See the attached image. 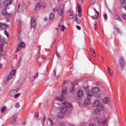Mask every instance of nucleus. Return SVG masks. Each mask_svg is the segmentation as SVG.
I'll return each mask as SVG.
<instances>
[{
  "mask_svg": "<svg viewBox=\"0 0 126 126\" xmlns=\"http://www.w3.org/2000/svg\"><path fill=\"white\" fill-rule=\"evenodd\" d=\"M0 42H1V38L0 37Z\"/></svg>",
  "mask_w": 126,
  "mask_h": 126,
  "instance_id": "680f3d73",
  "label": "nucleus"
},
{
  "mask_svg": "<svg viewBox=\"0 0 126 126\" xmlns=\"http://www.w3.org/2000/svg\"><path fill=\"white\" fill-rule=\"evenodd\" d=\"M19 96H20V94H15L14 95L15 99H17V98H18Z\"/></svg>",
  "mask_w": 126,
  "mask_h": 126,
  "instance_id": "4c0bfd02",
  "label": "nucleus"
},
{
  "mask_svg": "<svg viewBox=\"0 0 126 126\" xmlns=\"http://www.w3.org/2000/svg\"><path fill=\"white\" fill-rule=\"evenodd\" d=\"M56 100H58L59 101H63L64 100V95H62L61 97L57 96L56 98Z\"/></svg>",
  "mask_w": 126,
  "mask_h": 126,
  "instance_id": "a878e982",
  "label": "nucleus"
},
{
  "mask_svg": "<svg viewBox=\"0 0 126 126\" xmlns=\"http://www.w3.org/2000/svg\"><path fill=\"white\" fill-rule=\"evenodd\" d=\"M57 117L59 119H63V114L61 112H59L57 114Z\"/></svg>",
  "mask_w": 126,
  "mask_h": 126,
  "instance_id": "c756f323",
  "label": "nucleus"
},
{
  "mask_svg": "<svg viewBox=\"0 0 126 126\" xmlns=\"http://www.w3.org/2000/svg\"><path fill=\"white\" fill-rule=\"evenodd\" d=\"M119 63L121 67H124L125 65H126V61H125V59L124 57L121 56L120 58Z\"/></svg>",
  "mask_w": 126,
  "mask_h": 126,
  "instance_id": "0eeeda50",
  "label": "nucleus"
},
{
  "mask_svg": "<svg viewBox=\"0 0 126 126\" xmlns=\"http://www.w3.org/2000/svg\"><path fill=\"white\" fill-rule=\"evenodd\" d=\"M122 17L125 20H126V14H122L121 15Z\"/></svg>",
  "mask_w": 126,
  "mask_h": 126,
  "instance_id": "ea45409f",
  "label": "nucleus"
},
{
  "mask_svg": "<svg viewBox=\"0 0 126 126\" xmlns=\"http://www.w3.org/2000/svg\"><path fill=\"white\" fill-rule=\"evenodd\" d=\"M77 96L79 98H81L83 96V91L79 90L77 94Z\"/></svg>",
  "mask_w": 126,
  "mask_h": 126,
  "instance_id": "b1692460",
  "label": "nucleus"
},
{
  "mask_svg": "<svg viewBox=\"0 0 126 126\" xmlns=\"http://www.w3.org/2000/svg\"><path fill=\"white\" fill-rule=\"evenodd\" d=\"M47 6V4L39 2L35 6V11H39L41 7L42 8H45Z\"/></svg>",
  "mask_w": 126,
  "mask_h": 126,
  "instance_id": "20e7f679",
  "label": "nucleus"
},
{
  "mask_svg": "<svg viewBox=\"0 0 126 126\" xmlns=\"http://www.w3.org/2000/svg\"><path fill=\"white\" fill-rule=\"evenodd\" d=\"M91 103V101H90V98H87L85 99L84 104L85 106H88Z\"/></svg>",
  "mask_w": 126,
  "mask_h": 126,
  "instance_id": "2eb2a0df",
  "label": "nucleus"
},
{
  "mask_svg": "<svg viewBox=\"0 0 126 126\" xmlns=\"http://www.w3.org/2000/svg\"><path fill=\"white\" fill-rule=\"evenodd\" d=\"M66 88H65V89H63L62 90V93H63V94H64V93H66Z\"/></svg>",
  "mask_w": 126,
  "mask_h": 126,
  "instance_id": "a18cd8bd",
  "label": "nucleus"
},
{
  "mask_svg": "<svg viewBox=\"0 0 126 126\" xmlns=\"http://www.w3.org/2000/svg\"><path fill=\"white\" fill-rule=\"evenodd\" d=\"M18 42H20V43H21V41H20V39H19V40H18Z\"/></svg>",
  "mask_w": 126,
  "mask_h": 126,
  "instance_id": "bf43d9fd",
  "label": "nucleus"
},
{
  "mask_svg": "<svg viewBox=\"0 0 126 126\" xmlns=\"http://www.w3.org/2000/svg\"><path fill=\"white\" fill-rule=\"evenodd\" d=\"M101 111H102V107L96 108L94 110V114L95 115H100Z\"/></svg>",
  "mask_w": 126,
  "mask_h": 126,
  "instance_id": "412c9836",
  "label": "nucleus"
},
{
  "mask_svg": "<svg viewBox=\"0 0 126 126\" xmlns=\"http://www.w3.org/2000/svg\"><path fill=\"white\" fill-rule=\"evenodd\" d=\"M103 17L105 20H107V19H108V16L107 15V14H104V15H103Z\"/></svg>",
  "mask_w": 126,
  "mask_h": 126,
  "instance_id": "49530a36",
  "label": "nucleus"
},
{
  "mask_svg": "<svg viewBox=\"0 0 126 126\" xmlns=\"http://www.w3.org/2000/svg\"><path fill=\"white\" fill-rule=\"evenodd\" d=\"M54 44H55V43H52V47L53 46H54Z\"/></svg>",
  "mask_w": 126,
  "mask_h": 126,
  "instance_id": "69168bd1",
  "label": "nucleus"
},
{
  "mask_svg": "<svg viewBox=\"0 0 126 126\" xmlns=\"http://www.w3.org/2000/svg\"><path fill=\"white\" fill-rule=\"evenodd\" d=\"M30 25L31 28H34L35 26H36V18H35V17H32Z\"/></svg>",
  "mask_w": 126,
  "mask_h": 126,
  "instance_id": "423d86ee",
  "label": "nucleus"
},
{
  "mask_svg": "<svg viewBox=\"0 0 126 126\" xmlns=\"http://www.w3.org/2000/svg\"><path fill=\"white\" fill-rule=\"evenodd\" d=\"M56 55L58 58H61V56L60 55V53L58 52H56Z\"/></svg>",
  "mask_w": 126,
  "mask_h": 126,
  "instance_id": "8fccbe9b",
  "label": "nucleus"
},
{
  "mask_svg": "<svg viewBox=\"0 0 126 126\" xmlns=\"http://www.w3.org/2000/svg\"><path fill=\"white\" fill-rule=\"evenodd\" d=\"M76 27L77 29H78V30H81V27H80V26L77 25L76 26Z\"/></svg>",
  "mask_w": 126,
  "mask_h": 126,
  "instance_id": "3c124183",
  "label": "nucleus"
},
{
  "mask_svg": "<svg viewBox=\"0 0 126 126\" xmlns=\"http://www.w3.org/2000/svg\"><path fill=\"white\" fill-rule=\"evenodd\" d=\"M17 119V115H14L13 116L12 118V123H16V120Z\"/></svg>",
  "mask_w": 126,
  "mask_h": 126,
  "instance_id": "bb28decb",
  "label": "nucleus"
},
{
  "mask_svg": "<svg viewBox=\"0 0 126 126\" xmlns=\"http://www.w3.org/2000/svg\"><path fill=\"white\" fill-rule=\"evenodd\" d=\"M0 27L1 30H4L8 27V26H7V25H6V24L1 23L0 24Z\"/></svg>",
  "mask_w": 126,
  "mask_h": 126,
  "instance_id": "4468645a",
  "label": "nucleus"
},
{
  "mask_svg": "<svg viewBox=\"0 0 126 126\" xmlns=\"http://www.w3.org/2000/svg\"><path fill=\"white\" fill-rule=\"evenodd\" d=\"M110 100V97L106 96L103 99V102L104 104H109Z\"/></svg>",
  "mask_w": 126,
  "mask_h": 126,
  "instance_id": "ddd939ff",
  "label": "nucleus"
},
{
  "mask_svg": "<svg viewBox=\"0 0 126 126\" xmlns=\"http://www.w3.org/2000/svg\"><path fill=\"white\" fill-rule=\"evenodd\" d=\"M75 20L77 24H80V20L78 18V15L77 14L75 15Z\"/></svg>",
  "mask_w": 126,
  "mask_h": 126,
  "instance_id": "5701e85b",
  "label": "nucleus"
},
{
  "mask_svg": "<svg viewBox=\"0 0 126 126\" xmlns=\"http://www.w3.org/2000/svg\"><path fill=\"white\" fill-rule=\"evenodd\" d=\"M54 18H55V13H51L49 16V19H50V20H52V19H53Z\"/></svg>",
  "mask_w": 126,
  "mask_h": 126,
  "instance_id": "7c9ffc66",
  "label": "nucleus"
},
{
  "mask_svg": "<svg viewBox=\"0 0 126 126\" xmlns=\"http://www.w3.org/2000/svg\"><path fill=\"white\" fill-rule=\"evenodd\" d=\"M63 104L66 108H71V103L68 102H64Z\"/></svg>",
  "mask_w": 126,
  "mask_h": 126,
  "instance_id": "4be33fe9",
  "label": "nucleus"
},
{
  "mask_svg": "<svg viewBox=\"0 0 126 126\" xmlns=\"http://www.w3.org/2000/svg\"><path fill=\"white\" fill-rule=\"evenodd\" d=\"M38 75H39V74H38V73H36L35 76L33 77L34 80H35V79L37 78V77H38Z\"/></svg>",
  "mask_w": 126,
  "mask_h": 126,
  "instance_id": "09e8293b",
  "label": "nucleus"
},
{
  "mask_svg": "<svg viewBox=\"0 0 126 126\" xmlns=\"http://www.w3.org/2000/svg\"><path fill=\"white\" fill-rule=\"evenodd\" d=\"M25 47V43L24 42H21V43H18V47L17 48L16 52H19L21 50V48H24Z\"/></svg>",
  "mask_w": 126,
  "mask_h": 126,
  "instance_id": "6e6552de",
  "label": "nucleus"
},
{
  "mask_svg": "<svg viewBox=\"0 0 126 126\" xmlns=\"http://www.w3.org/2000/svg\"><path fill=\"white\" fill-rule=\"evenodd\" d=\"M7 109V108H6V106L2 107L0 109L1 113H5V112L6 111Z\"/></svg>",
  "mask_w": 126,
  "mask_h": 126,
  "instance_id": "cd10ccee",
  "label": "nucleus"
},
{
  "mask_svg": "<svg viewBox=\"0 0 126 126\" xmlns=\"http://www.w3.org/2000/svg\"><path fill=\"white\" fill-rule=\"evenodd\" d=\"M100 58H101V59H102V60H104V58L101 56H100Z\"/></svg>",
  "mask_w": 126,
  "mask_h": 126,
  "instance_id": "052dcab7",
  "label": "nucleus"
},
{
  "mask_svg": "<svg viewBox=\"0 0 126 126\" xmlns=\"http://www.w3.org/2000/svg\"><path fill=\"white\" fill-rule=\"evenodd\" d=\"M20 25H21V22H19Z\"/></svg>",
  "mask_w": 126,
  "mask_h": 126,
  "instance_id": "e2e57ef3",
  "label": "nucleus"
},
{
  "mask_svg": "<svg viewBox=\"0 0 126 126\" xmlns=\"http://www.w3.org/2000/svg\"><path fill=\"white\" fill-rule=\"evenodd\" d=\"M94 28L95 31H97V21H95L94 24Z\"/></svg>",
  "mask_w": 126,
  "mask_h": 126,
  "instance_id": "473e14b6",
  "label": "nucleus"
},
{
  "mask_svg": "<svg viewBox=\"0 0 126 126\" xmlns=\"http://www.w3.org/2000/svg\"><path fill=\"white\" fill-rule=\"evenodd\" d=\"M68 14H69V17L70 19H73V11L70 10L68 11Z\"/></svg>",
  "mask_w": 126,
  "mask_h": 126,
  "instance_id": "6ab92c4d",
  "label": "nucleus"
},
{
  "mask_svg": "<svg viewBox=\"0 0 126 126\" xmlns=\"http://www.w3.org/2000/svg\"><path fill=\"white\" fill-rule=\"evenodd\" d=\"M120 2L121 3V5H123V4L126 2V0H120Z\"/></svg>",
  "mask_w": 126,
  "mask_h": 126,
  "instance_id": "de8ad7c7",
  "label": "nucleus"
},
{
  "mask_svg": "<svg viewBox=\"0 0 126 126\" xmlns=\"http://www.w3.org/2000/svg\"><path fill=\"white\" fill-rule=\"evenodd\" d=\"M15 107L16 108H17V109H18V108H19V107H20V104H19V103H18V102H17L15 104Z\"/></svg>",
  "mask_w": 126,
  "mask_h": 126,
  "instance_id": "58836bf2",
  "label": "nucleus"
},
{
  "mask_svg": "<svg viewBox=\"0 0 126 126\" xmlns=\"http://www.w3.org/2000/svg\"><path fill=\"white\" fill-rule=\"evenodd\" d=\"M77 84H78V81H75L72 85H73V86H75V85H77Z\"/></svg>",
  "mask_w": 126,
  "mask_h": 126,
  "instance_id": "a19ab883",
  "label": "nucleus"
},
{
  "mask_svg": "<svg viewBox=\"0 0 126 126\" xmlns=\"http://www.w3.org/2000/svg\"><path fill=\"white\" fill-rule=\"evenodd\" d=\"M58 2H60L61 1V0H58Z\"/></svg>",
  "mask_w": 126,
  "mask_h": 126,
  "instance_id": "338daca9",
  "label": "nucleus"
},
{
  "mask_svg": "<svg viewBox=\"0 0 126 126\" xmlns=\"http://www.w3.org/2000/svg\"><path fill=\"white\" fill-rule=\"evenodd\" d=\"M13 0H5L3 1V4L5 6V7H7V5H9V4H11Z\"/></svg>",
  "mask_w": 126,
  "mask_h": 126,
  "instance_id": "f8f14e48",
  "label": "nucleus"
},
{
  "mask_svg": "<svg viewBox=\"0 0 126 126\" xmlns=\"http://www.w3.org/2000/svg\"><path fill=\"white\" fill-rule=\"evenodd\" d=\"M93 106L94 107H99L100 106V101L99 100H95L93 103Z\"/></svg>",
  "mask_w": 126,
  "mask_h": 126,
  "instance_id": "f3484780",
  "label": "nucleus"
},
{
  "mask_svg": "<svg viewBox=\"0 0 126 126\" xmlns=\"http://www.w3.org/2000/svg\"><path fill=\"white\" fill-rule=\"evenodd\" d=\"M124 7H125V10L126 11V6H125Z\"/></svg>",
  "mask_w": 126,
  "mask_h": 126,
  "instance_id": "0e129e2a",
  "label": "nucleus"
},
{
  "mask_svg": "<svg viewBox=\"0 0 126 126\" xmlns=\"http://www.w3.org/2000/svg\"><path fill=\"white\" fill-rule=\"evenodd\" d=\"M2 67V64L0 63V68H1Z\"/></svg>",
  "mask_w": 126,
  "mask_h": 126,
  "instance_id": "4d7b16f0",
  "label": "nucleus"
},
{
  "mask_svg": "<svg viewBox=\"0 0 126 126\" xmlns=\"http://www.w3.org/2000/svg\"><path fill=\"white\" fill-rule=\"evenodd\" d=\"M116 31H117L118 33H121V30L119 29V28H116Z\"/></svg>",
  "mask_w": 126,
  "mask_h": 126,
  "instance_id": "603ef678",
  "label": "nucleus"
},
{
  "mask_svg": "<svg viewBox=\"0 0 126 126\" xmlns=\"http://www.w3.org/2000/svg\"><path fill=\"white\" fill-rule=\"evenodd\" d=\"M15 72H16V71L15 70H12L11 72L10 73L9 75L7 76V77L5 79L3 83L4 84H7L8 83V81L10 79H12V77L14 76V74H15Z\"/></svg>",
  "mask_w": 126,
  "mask_h": 126,
  "instance_id": "7ed1b4c3",
  "label": "nucleus"
},
{
  "mask_svg": "<svg viewBox=\"0 0 126 126\" xmlns=\"http://www.w3.org/2000/svg\"><path fill=\"white\" fill-rule=\"evenodd\" d=\"M60 110L61 111L60 113H62V114H65L67 113V109L63 107H62L60 108Z\"/></svg>",
  "mask_w": 126,
  "mask_h": 126,
  "instance_id": "a211bd4d",
  "label": "nucleus"
},
{
  "mask_svg": "<svg viewBox=\"0 0 126 126\" xmlns=\"http://www.w3.org/2000/svg\"><path fill=\"white\" fill-rule=\"evenodd\" d=\"M34 117L36 119H38L39 118V113L38 112L35 113V114H34Z\"/></svg>",
  "mask_w": 126,
  "mask_h": 126,
  "instance_id": "79ce46f5",
  "label": "nucleus"
},
{
  "mask_svg": "<svg viewBox=\"0 0 126 126\" xmlns=\"http://www.w3.org/2000/svg\"><path fill=\"white\" fill-rule=\"evenodd\" d=\"M4 33L5 34V35H6L7 36V37L9 36V34H8V32H7V31H4Z\"/></svg>",
  "mask_w": 126,
  "mask_h": 126,
  "instance_id": "c03bdc74",
  "label": "nucleus"
},
{
  "mask_svg": "<svg viewBox=\"0 0 126 126\" xmlns=\"http://www.w3.org/2000/svg\"><path fill=\"white\" fill-rule=\"evenodd\" d=\"M94 122H97L98 125H101V124H102L103 126H105L106 122H107V120H103V119H99V118L97 117L94 118Z\"/></svg>",
  "mask_w": 126,
  "mask_h": 126,
  "instance_id": "39448f33",
  "label": "nucleus"
},
{
  "mask_svg": "<svg viewBox=\"0 0 126 126\" xmlns=\"http://www.w3.org/2000/svg\"><path fill=\"white\" fill-rule=\"evenodd\" d=\"M74 87H72L71 88V89L69 90V92H70L71 93H73V92H74Z\"/></svg>",
  "mask_w": 126,
  "mask_h": 126,
  "instance_id": "37998d69",
  "label": "nucleus"
},
{
  "mask_svg": "<svg viewBox=\"0 0 126 126\" xmlns=\"http://www.w3.org/2000/svg\"><path fill=\"white\" fill-rule=\"evenodd\" d=\"M23 10V9L21 8V7H20V4H19L18 5V12H22Z\"/></svg>",
  "mask_w": 126,
  "mask_h": 126,
  "instance_id": "72a5a7b5",
  "label": "nucleus"
},
{
  "mask_svg": "<svg viewBox=\"0 0 126 126\" xmlns=\"http://www.w3.org/2000/svg\"><path fill=\"white\" fill-rule=\"evenodd\" d=\"M63 5V8H64V5H63V4H61L59 6V8L58 10V9H57V8H54L53 9V11H54V12H57V11H58V15H59V11L61 10V5Z\"/></svg>",
  "mask_w": 126,
  "mask_h": 126,
  "instance_id": "393cba45",
  "label": "nucleus"
},
{
  "mask_svg": "<svg viewBox=\"0 0 126 126\" xmlns=\"http://www.w3.org/2000/svg\"><path fill=\"white\" fill-rule=\"evenodd\" d=\"M108 72L110 75V76H113V70L112 69L108 67Z\"/></svg>",
  "mask_w": 126,
  "mask_h": 126,
  "instance_id": "2f4dec72",
  "label": "nucleus"
},
{
  "mask_svg": "<svg viewBox=\"0 0 126 126\" xmlns=\"http://www.w3.org/2000/svg\"><path fill=\"white\" fill-rule=\"evenodd\" d=\"M80 0L81 3H82V4H83V2L84 1V0Z\"/></svg>",
  "mask_w": 126,
  "mask_h": 126,
  "instance_id": "5fc2aeb1",
  "label": "nucleus"
},
{
  "mask_svg": "<svg viewBox=\"0 0 126 126\" xmlns=\"http://www.w3.org/2000/svg\"><path fill=\"white\" fill-rule=\"evenodd\" d=\"M38 58H40V56H38Z\"/></svg>",
  "mask_w": 126,
  "mask_h": 126,
  "instance_id": "774afa93",
  "label": "nucleus"
},
{
  "mask_svg": "<svg viewBox=\"0 0 126 126\" xmlns=\"http://www.w3.org/2000/svg\"><path fill=\"white\" fill-rule=\"evenodd\" d=\"M77 7L78 8V12L79 13L78 16L79 17H82V13H81V12H82V10H81V6H80V4L78 2L77 4Z\"/></svg>",
  "mask_w": 126,
  "mask_h": 126,
  "instance_id": "1a4fd4ad",
  "label": "nucleus"
},
{
  "mask_svg": "<svg viewBox=\"0 0 126 126\" xmlns=\"http://www.w3.org/2000/svg\"><path fill=\"white\" fill-rule=\"evenodd\" d=\"M114 18L116 20H118V21H120L121 22L123 21V20L122 19V18H121V17H120V15H119V14H116L115 15Z\"/></svg>",
  "mask_w": 126,
  "mask_h": 126,
  "instance_id": "aec40b11",
  "label": "nucleus"
},
{
  "mask_svg": "<svg viewBox=\"0 0 126 126\" xmlns=\"http://www.w3.org/2000/svg\"><path fill=\"white\" fill-rule=\"evenodd\" d=\"M44 20V21H47V20H48V19L47 18H45Z\"/></svg>",
  "mask_w": 126,
  "mask_h": 126,
  "instance_id": "6e6d98bb",
  "label": "nucleus"
},
{
  "mask_svg": "<svg viewBox=\"0 0 126 126\" xmlns=\"http://www.w3.org/2000/svg\"><path fill=\"white\" fill-rule=\"evenodd\" d=\"M93 9H94V11H95V12H96V15H95L94 16H91V17L93 19L96 20L98 19V18H99V12L98 11H97V10H96V9H95L94 8Z\"/></svg>",
  "mask_w": 126,
  "mask_h": 126,
  "instance_id": "9b49d317",
  "label": "nucleus"
},
{
  "mask_svg": "<svg viewBox=\"0 0 126 126\" xmlns=\"http://www.w3.org/2000/svg\"><path fill=\"white\" fill-rule=\"evenodd\" d=\"M45 121H46V116H44L43 117V119L41 120V123H42V124L43 125V126H44V125L45 124Z\"/></svg>",
  "mask_w": 126,
  "mask_h": 126,
  "instance_id": "f704fd0d",
  "label": "nucleus"
},
{
  "mask_svg": "<svg viewBox=\"0 0 126 126\" xmlns=\"http://www.w3.org/2000/svg\"><path fill=\"white\" fill-rule=\"evenodd\" d=\"M16 93H18V89L12 90L9 93L10 96H14Z\"/></svg>",
  "mask_w": 126,
  "mask_h": 126,
  "instance_id": "9d476101",
  "label": "nucleus"
},
{
  "mask_svg": "<svg viewBox=\"0 0 126 126\" xmlns=\"http://www.w3.org/2000/svg\"><path fill=\"white\" fill-rule=\"evenodd\" d=\"M60 7L61 9H60L58 12L59 18L60 19V23L59 25V27L61 31H62V32H64V29H66V28H65L64 26L62 25L61 26V24H62L63 22V15L64 14V12H63V5H61Z\"/></svg>",
  "mask_w": 126,
  "mask_h": 126,
  "instance_id": "f257e3e1",
  "label": "nucleus"
},
{
  "mask_svg": "<svg viewBox=\"0 0 126 126\" xmlns=\"http://www.w3.org/2000/svg\"><path fill=\"white\" fill-rule=\"evenodd\" d=\"M53 74H54L55 76H56L57 73L56 72V70L54 71Z\"/></svg>",
  "mask_w": 126,
  "mask_h": 126,
  "instance_id": "864d4df0",
  "label": "nucleus"
},
{
  "mask_svg": "<svg viewBox=\"0 0 126 126\" xmlns=\"http://www.w3.org/2000/svg\"><path fill=\"white\" fill-rule=\"evenodd\" d=\"M90 52H91V53H93V56L94 57V58H95V57H96V53H95V50L93 49V48H91L90 49Z\"/></svg>",
  "mask_w": 126,
  "mask_h": 126,
  "instance_id": "c85d7f7f",
  "label": "nucleus"
},
{
  "mask_svg": "<svg viewBox=\"0 0 126 126\" xmlns=\"http://www.w3.org/2000/svg\"><path fill=\"white\" fill-rule=\"evenodd\" d=\"M95 2H96V0H91L90 4L94 5V4H95Z\"/></svg>",
  "mask_w": 126,
  "mask_h": 126,
  "instance_id": "c9c22d12",
  "label": "nucleus"
},
{
  "mask_svg": "<svg viewBox=\"0 0 126 126\" xmlns=\"http://www.w3.org/2000/svg\"><path fill=\"white\" fill-rule=\"evenodd\" d=\"M2 15L4 16H11V14L7 13V11H6V9L3 10L1 12Z\"/></svg>",
  "mask_w": 126,
  "mask_h": 126,
  "instance_id": "dca6fc26",
  "label": "nucleus"
},
{
  "mask_svg": "<svg viewBox=\"0 0 126 126\" xmlns=\"http://www.w3.org/2000/svg\"><path fill=\"white\" fill-rule=\"evenodd\" d=\"M48 121H49V122L50 123L51 126H54V124L53 123V121L52 120V119L51 118H48Z\"/></svg>",
  "mask_w": 126,
  "mask_h": 126,
  "instance_id": "e433bc0d",
  "label": "nucleus"
},
{
  "mask_svg": "<svg viewBox=\"0 0 126 126\" xmlns=\"http://www.w3.org/2000/svg\"><path fill=\"white\" fill-rule=\"evenodd\" d=\"M2 51V48L0 47V51L1 52Z\"/></svg>",
  "mask_w": 126,
  "mask_h": 126,
  "instance_id": "13d9d810",
  "label": "nucleus"
},
{
  "mask_svg": "<svg viewBox=\"0 0 126 126\" xmlns=\"http://www.w3.org/2000/svg\"><path fill=\"white\" fill-rule=\"evenodd\" d=\"M99 90H100L99 89V88L95 87L92 89L91 92L88 91H87L86 93L89 97H92V96H93V94H96V93H98Z\"/></svg>",
  "mask_w": 126,
  "mask_h": 126,
  "instance_id": "f03ea898",
  "label": "nucleus"
}]
</instances>
